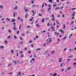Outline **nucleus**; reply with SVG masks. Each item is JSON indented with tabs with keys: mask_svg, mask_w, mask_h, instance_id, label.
<instances>
[{
	"mask_svg": "<svg viewBox=\"0 0 76 76\" xmlns=\"http://www.w3.org/2000/svg\"><path fill=\"white\" fill-rule=\"evenodd\" d=\"M52 41V40H50V41H48L46 43V44H48L50 43V42H51Z\"/></svg>",
	"mask_w": 76,
	"mask_h": 76,
	"instance_id": "f257e3e1",
	"label": "nucleus"
},
{
	"mask_svg": "<svg viewBox=\"0 0 76 76\" xmlns=\"http://www.w3.org/2000/svg\"><path fill=\"white\" fill-rule=\"evenodd\" d=\"M36 26H37V28H39V25H38V23H37L36 24Z\"/></svg>",
	"mask_w": 76,
	"mask_h": 76,
	"instance_id": "f03ea898",
	"label": "nucleus"
},
{
	"mask_svg": "<svg viewBox=\"0 0 76 76\" xmlns=\"http://www.w3.org/2000/svg\"><path fill=\"white\" fill-rule=\"evenodd\" d=\"M28 11H29V10L27 9H25V12H28Z\"/></svg>",
	"mask_w": 76,
	"mask_h": 76,
	"instance_id": "7ed1b4c3",
	"label": "nucleus"
},
{
	"mask_svg": "<svg viewBox=\"0 0 76 76\" xmlns=\"http://www.w3.org/2000/svg\"><path fill=\"white\" fill-rule=\"evenodd\" d=\"M16 21V20L15 19H13L12 20L11 22H15Z\"/></svg>",
	"mask_w": 76,
	"mask_h": 76,
	"instance_id": "20e7f679",
	"label": "nucleus"
},
{
	"mask_svg": "<svg viewBox=\"0 0 76 76\" xmlns=\"http://www.w3.org/2000/svg\"><path fill=\"white\" fill-rule=\"evenodd\" d=\"M60 31H61V32L62 33H64V31H63L62 30H61V29H60Z\"/></svg>",
	"mask_w": 76,
	"mask_h": 76,
	"instance_id": "39448f33",
	"label": "nucleus"
},
{
	"mask_svg": "<svg viewBox=\"0 0 76 76\" xmlns=\"http://www.w3.org/2000/svg\"><path fill=\"white\" fill-rule=\"evenodd\" d=\"M44 20H45V19L43 18V19L42 20V22H44Z\"/></svg>",
	"mask_w": 76,
	"mask_h": 76,
	"instance_id": "423d86ee",
	"label": "nucleus"
},
{
	"mask_svg": "<svg viewBox=\"0 0 76 76\" xmlns=\"http://www.w3.org/2000/svg\"><path fill=\"white\" fill-rule=\"evenodd\" d=\"M33 57H34V58H35L37 57V56H36L35 54H34Z\"/></svg>",
	"mask_w": 76,
	"mask_h": 76,
	"instance_id": "0eeeda50",
	"label": "nucleus"
},
{
	"mask_svg": "<svg viewBox=\"0 0 76 76\" xmlns=\"http://www.w3.org/2000/svg\"><path fill=\"white\" fill-rule=\"evenodd\" d=\"M38 50H41V49L39 48H38L36 49V51H38Z\"/></svg>",
	"mask_w": 76,
	"mask_h": 76,
	"instance_id": "6e6552de",
	"label": "nucleus"
},
{
	"mask_svg": "<svg viewBox=\"0 0 76 76\" xmlns=\"http://www.w3.org/2000/svg\"><path fill=\"white\" fill-rule=\"evenodd\" d=\"M13 30H15V31H16V30H17V29H16V27H15V26L14 27Z\"/></svg>",
	"mask_w": 76,
	"mask_h": 76,
	"instance_id": "1a4fd4ad",
	"label": "nucleus"
},
{
	"mask_svg": "<svg viewBox=\"0 0 76 76\" xmlns=\"http://www.w3.org/2000/svg\"><path fill=\"white\" fill-rule=\"evenodd\" d=\"M57 73H55L53 74V76H57Z\"/></svg>",
	"mask_w": 76,
	"mask_h": 76,
	"instance_id": "9d476101",
	"label": "nucleus"
},
{
	"mask_svg": "<svg viewBox=\"0 0 76 76\" xmlns=\"http://www.w3.org/2000/svg\"><path fill=\"white\" fill-rule=\"evenodd\" d=\"M60 8L58 7H57L55 9V10H57V9H60Z\"/></svg>",
	"mask_w": 76,
	"mask_h": 76,
	"instance_id": "9b49d317",
	"label": "nucleus"
},
{
	"mask_svg": "<svg viewBox=\"0 0 76 76\" xmlns=\"http://www.w3.org/2000/svg\"><path fill=\"white\" fill-rule=\"evenodd\" d=\"M4 42H5V44H7V43H8V42H7V41H6V40Z\"/></svg>",
	"mask_w": 76,
	"mask_h": 76,
	"instance_id": "f8f14e48",
	"label": "nucleus"
},
{
	"mask_svg": "<svg viewBox=\"0 0 76 76\" xmlns=\"http://www.w3.org/2000/svg\"><path fill=\"white\" fill-rule=\"evenodd\" d=\"M50 10H51V8H49L48 9V11H50Z\"/></svg>",
	"mask_w": 76,
	"mask_h": 76,
	"instance_id": "ddd939ff",
	"label": "nucleus"
},
{
	"mask_svg": "<svg viewBox=\"0 0 76 76\" xmlns=\"http://www.w3.org/2000/svg\"><path fill=\"white\" fill-rule=\"evenodd\" d=\"M24 56V55H23L22 54L20 56V57L21 58H22V57H23Z\"/></svg>",
	"mask_w": 76,
	"mask_h": 76,
	"instance_id": "4468645a",
	"label": "nucleus"
},
{
	"mask_svg": "<svg viewBox=\"0 0 76 76\" xmlns=\"http://www.w3.org/2000/svg\"><path fill=\"white\" fill-rule=\"evenodd\" d=\"M4 48V46L3 45H1V48Z\"/></svg>",
	"mask_w": 76,
	"mask_h": 76,
	"instance_id": "2eb2a0df",
	"label": "nucleus"
},
{
	"mask_svg": "<svg viewBox=\"0 0 76 76\" xmlns=\"http://www.w3.org/2000/svg\"><path fill=\"white\" fill-rule=\"evenodd\" d=\"M11 51L12 54H13V50H11Z\"/></svg>",
	"mask_w": 76,
	"mask_h": 76,
	"instance_id": "dca6fc26",
	"label": "nucleus"
},
{
	"mask_svg": "<svg viewBox=\"0 0 76 76\" xmlns=\"http://www.w3.org/2000/svg\"><path fill=\"white\" fill-rule=\"evenodd\" d=\"M10 35H9L7 37V39H9V38H10Z\"/></svg>",
	"mask_w": 76,
	"mask_h": 76,
	"instance_id": "f3484780",
	"label": "nucleus"
},
{
	"mask_svg": "<svg viewBox=\"0 0 76 76\" xmlns=\"http://www.w3.org/2000/svg\"><path fill=\"white\" fill-rule=\"evenodd\" d=\"M63 64H61L60 65V67H63Z\"/></svg>",
	"mask_w": 76,
	"mask_h": 76,
	"instance_id": "a211bd4d",
	"label": "nucleus"
},
{
	"mask_svg": "<svg viewBox=\"0 0 76 76\" xmlns=\"http://www.w3.org/2000/svg\"><path fill=\"white\" fill-rule=\"evenodd\" d=\"M72 35H73V34H71L70 36L69 37V38H70V37H71V36H72Z\"/></svg>",
	"mask_w": 76,
	"mask_h": 76,
	"instance_id": "6ab92c4d",
	"label": "nucleus"
},
{
	"mask_svg": "<svg viewBox=\"0 0 76 76\" xmlns=\"http://www.w3.org/2000/svg\"><path fill=\"white\" fill-rule=\"evenodd\" d=\"M48 7H51V5L50 4H49L48 5Z\"/></svg>",
	"mask_w": 76,
	"mask_h": 76,
	"instance_id": "aec40b11",
	"label": "nucleus"
},
{
	"mask_svg": "<svg viewBox=\"0 0 76 76\" xmlns=\"http://www.w3.org/2000/svg\"><path fill=\"white\" fill-rule=\"evenodd\" d=\"M66 27V26L65 25V24L64 25V29H65V28Z\"/></svg>",
	"mask_w": 76,
	"mask_h": 76,
	"instance_id": "412c9836",
	"label": "nucleus"
},
{
	"mask_svg": "<svg viewBox=\"0 0 76 76\" xmlns=\"http://www.w3.org/2000/svg\"><path fill=\"white\" fill-rule=\"evenodd\" d=\"M14 37L15 39H16V38H17V37H16V36H14Z\"/></svg>",
	"mask_w": 76,
	"mask_h": 76,
	"instance_id": "4be33fe9",
	"label": "nucleus"
},
{
	"mask_svg": "<svg viewBox=\"0 0 76 76\" xmlns=\"http://www.w3.org/2000/svg\"><path fill=\"white\" fill-rule=\"evenodd\" d=\"M70 67H68L67 68V70H70Z\"/></svg>",
	"mask_w": 76,
	"mask_h": 76,
	"instance_id": "5701e85b",
	"label": "nucleus"
},
{
	"mask_svg": "<svg viewBox=\"0 0 76 76\" xmlns=\"http://www.w3.org/2000/svg\"><path fill=\"white\" fill-rule=\"evenodd\" d=\"M54 53V51L53 50L52 51L51 53V54H53V53Z\"/></svg>",
	"mask_w": 76,
	"mask_h": 76,
	"instance_id": "b1692460",
	"label": "nucleus"
},
{
	"mask_svg": "<svg viewBox=\"0 0 76 76\" xmlns=\"http://www.w3.org/2000/svg\"><path fill=\"white\" fill-rule=\"evenodd\" d=\"M49 1L50 3H52V0H49Z\"/></svg>",
	"mask_w": 76,
	"mask_h": 76,
	"instance_id": "393cba45",
	"label": "nucleus"
},
{
	"mask_svg": "<svg viewBox=\"0 0 76 76\" xmlns=\"http://www.w3.org/2000/svg\"><path fill=\"white\" fill-rule=\"evenodd\" d=\"M19 31H18L17 33L18 35L19 34Z\"/></svg>",
	"mask_w": 76,
	"mask_h": 76,
	"instance_id": "a878e982",
	"label": "nucleus"
},
{
	"mask_svg": "<svg viewBox=\"0 0 76 76\" xmlns=\"http://www.w3.org/2000/svg\"><path fill=\"white\" fill-rule=\"evenodd\" d=\"M21 72H19L18 73V75H20V74H21Z\"/></svg>",
	"mask_w": 76,
	"mask_h": 76,
	"instance_id": "bb28decb",
	"label": "nucleus"
},
{
	"mask_svg": "<svg viewBox=\"0 0 76 76\" xmlns=\"http://www.w3.org/2000/svg\"><path fill=\"white\" fill-rule=\"evenodd\" d=\"M66 38V37H65L64 38H63V39H65Z\"/></svg>",
	"mask_w": 76,
	"mask_h": 76,
	"instance_id": "cd10ccee",
	"label": "nucleus"
},
{
	"mask_svg": "<svg viewBox=\"0 0 76 76\" xmlns=\"http://www.w3.org/2000/svg\"><path fill=\"white\" fill-rule=\"evenodd\" d=\"M39 16H42V15L40 14L39 13Z\"/></svg>",
	"mask_w": 76,
	"mask_h": 76,
	"instance_id": "c85d7f7f",
	"label": "nucleus"
},
{
	"mask_svg": "<svg viewBox=\"0 0 76 76\" xmlns=\"http://www.w3.org/2000/svg\"><path fill=\"white\" fill-rule=\"evenodd\" d=\"M51 16L52 18H54V15H52Z\"/></svg>",
	"mask_w": 76,
	"mask_h": 76,
	"instance_id": "c756f323",
	"label": "nucleus"
},
{
	"mask_svg": "<svg viewBox=\"0 0 76 76\" xmlns=\"http://www.w3.org/2000/svg\"><path fill=\"white\" fill-rule=\"evenodd\" d=\"M8 32H10V33H11V30H10V29H9V30Z\"/></svg>",
	"mask_w": 76,
	"mask_h": 76,
	"instance_id": "7c9ffc66",
	"label": "nucleus"
},
{
	"mask_svg": "<svg viewBox=\"0 0 76 76\" xmlns=\"http://www.w3.org/2000/svg\"><path fill=\"white\" fill-rule=\"evenodd\" d=\"M75 9H76V8L72 9H71V10H75Z\"/></svg>",
	"mask_w": 76,
	"mask_h": 76,
	"instance_id": "2f4dec72",
	"label": "nucleus"
},
{
	"mask_svg": "<svg viewBox=\"0 0 76 76\" xmlns=\"http://www.w3.org/2000/svg\"><path fill=\"white\" fill-rule=\"evenodd\" d=\"M20 21L22 22H23V20L22 18L20 19Z\"/></svg>",
	"mask_w": 76,
	"mask_h": 76,
	"instance_id": "473e14b6",
	"label": "nucleus"
},
{
	"mask_svg": "<svg viewBox=\"0 0 76 76\" xmlns=\"http://www.w3.org/2000/svg\"><path fill=\"white\" fill-rule=\"evenodd\" d=\"M14 16L15 17V12H14Z\"/></svg>",
	"mask_w": 76,
	"mask_h": 76,
	"instance_id": "72a5a7b5",
	"label": "nucleus"
},
{
	"mask_svg": "<svg viewBox=\"0 0 76 76\" xmlns=\"http://www.w3.org/2000/svg\"><path fill=\"white\" fill-rule=\"evenodd\" d=\"M14 9H18V7L17 6L16 7H15L14 8Z\"/></svg>",
	"mask_w": 76,
	"mask_h": 76,
	"instance_id": "f704fd0d",
	"label": "nucleus"
},
{
	"mask_svg": "<svg viewBox=\"0 0 76 76\" xmlns=\"http://www.w3.org/2000/svg\"><path fill=\"white\" fill-rule=\"evenodd\" d=\"M54 20V18H52V20L53 21V20Z\"/></svg>",
	"mask_w": 76,
	"mask_h": 76,
	"instance_id": "c9c22d12",
	"label": "nucleus"
},
{
	"mask_svg": "<svg viewBox=\"0 0 76 76\" xmlns=\"http://www.w3.org/2000/svg\"><path fill=\"white\" fill-rule=\"evenodd\" d=\"M32 60H33L34 61H35V60H34V58H32Z\"/></svg>",
	"mask_w": 76,
	"mask_h": 76,
	"instance_id": "e433bc0d",
	"label": "nucleus"
},
{
	"mask_svg": "<svg viewBox=\"0 0 76 76\" xmlns=\"http://www.w3.org/2000/svg\"><path fill=\"white\" fill-rule=\"evenodd\" d=\"M20 40H22L23 39H22V37H20Z\"/></svg>",
	"mask_w": 76,
	"mask_h": 76,
	"instance_id": "4c0bfd02",
	"label": "nucleus"
},
{
	"mask_svg": "<svg viewBox=\"0 0 76 76\" xmlns=\"http://www.w3.org/2000/svg\"><path fill=\"white\" fill-rule=\"evenodd\" d=\"M47 25H48V26H50V23H48V24H47Z\"/></svg>",
	"mask_w": 76,
	"mask_h": 76,
	"instance_id": "58836bf2",
	"label": "nucleus"
},
{
	"mask_svg": "<svg viewBox=\"0 0 76 76\" xmlns=\"http://www.w3.org/2000/svg\"><path fill=\"white\" fill-rule=\"evenodd\" d=\"M0 7H1V8H3V6L1 5L0 6Z\"/></svg>",
	"mask_w": 76,
	"mask_h": 76,
	"instance_id": "ea45409f",
	"label": "nucleus"
},
{
	"mask_svg": "<svg viewBox=\"0 0 76 76\" xmlns=\"http://www.w3.org/2000/svg\"><path fill=\"white\" fill-rule=\"evenodd\" d=\"M73 64H74V65H75V66H76V63H74Z\"/></svg>",
	"mask_w": 76,
	"mask_h": 76,
	"instance_id": "a19ab883",
	"label": "nucleus"
},
{
	"mask_svg": "<svg viewBox=\"0 0 76 76\" xmlns=\"http://www.w3.org/2000/svg\"><path fill=\"white\" fill-rule=\"evenodd\" d=\"M12 72H10V73H9V75H12Z\"/></svg>",
	"mask_w": 76,
	"mask_h": 76,
	"instance_id": "79ce46f5",
	"label": "nucleus"
},
{
	"mask_svg": "<svg viewBox=\"0 0 76 76\" xmlns=\"http://www.w3.org/2000/svg\"><path fill=\"white\" fill-rule=\"evenodd\" d=\"M31 52V51L30 50V51H28V53L29 54H30Z\"/></svg>",
	"mask_w": 76,
	"mask_h": 76,
	"instance_id": "37998d69",
	"label": "nucleus"
},
{
	"mask_svg": "<svg viewBox=\"0 0 76 76\" xmlns=\"http://www.w3.org/2000/svg\"><path fill=\"white\" fill-rule=\"evenodd\" d=\"M20 27H21V26L20 25V26L19 27V29H20Z\"/></svg>",
	"mask_w": 76,
	"mask_h": 76,
	"instance_id": "c03bdc74",
	"label": "nucleus"
},
{
	"mask_svg": "<svg viewBox=\"0 0 76 76\" xmlns=\"http://www.w3.org/2000/svg\"><path fill=\"white\" fill-rule=\"evenodd\" d=\"M17 57H18V55H19V53H17Z\"/></svg>",
	"mask_w": 76,
	"mask_h": 76,
	"instance_id": "a18cd8bd",
	"label": "nucleus"
},
{
	"mask_svg": "<svg viewBox=\"0 0 76 76\" xmlns=\"http://www.w3.org/2000/svg\"><path fill=\"white\" fill-rule=\"evenodd\" d=\"M27 50V48H26V47H25L24 50Z\"/></svg>",
	"mask_w": 76,
	"mask_h": 76,
	"instance_id": "49530a36",
	"label": "nucleus"
},
{
	"mask_svg": "<svg viewBox=\"0 0 76 76\" xmlns=\"http://www.w3.org/2000/svg\"><path fill=\"white\" fill-rule=\"evenodd\" d=\"M70 60V59L68 58V61H69Z\"/></svg>",
	"mask_w": 76,
	"mask_h": 76,
	"instance_id": "de8ad7c7",
	"label": "nucleus"
},
{
	"mask_svg": "<svg viewBox=\"0 0 76 76\" xmlns=\"http://www.w3.org/2000/svg\"><path fill=\"white\" fill-rule=\"evenodd\" d=\"M60 15H59L58 16H57L58 18H59V17H60Z\"/></svg>",
	"mask_w": 76,
	"mask_h": 76,
	"instance_id": "09e8293b",
	"label": "nucleus"
},
{
	"mask_svg": "<svg viewBox=\"0 0 76 76\" xmlns=\"http://www.w3.org/2000/svg\"><path fill=\"white\" fill-rule=\"evenodd\" d=\"M32 42V40H30V41L29 42V43H31Z\"/></svg>",
	"mask_w": 76,
	"mask_h": 76,
	"instance_id": "8fccbe9b",
	"label": "nucleus"
},
{
	"mask_svg": "<svg viewBox=\"0 0 76 76\" xmlns=\"http://www.w3.org/2000/svg\"><path fill=\"white\" fill-rule=\"evenodd\" d=\"M31 28V26H28L27 27V28Z\"/></svg>",
	"mask_w": 76,
	"mask_h": 76,
	"instance_id": "3c124183",
	"label": "nucleus"
},
{
	"mask_svg": "<svg viewBox=\"0 0 76 76\" xmlns=\"http://www.w3.org/2000/svg\"><path fill=\"white\" fill-rule=\"evenodd\" d=\"M32 6V7H35V5H33Z\"/></svg>",
	"mask_w": 76,
	"mask_h": 76,
	"instance_id": "603ef678",
	"label": "nucleus"
},
{
	"mask_svg": "<svg viewBox=\"0 0 76 76\" xmlns=\"http://www.w3.org/2000/svg\"><path fill=\"white\" fill-rule=\"evenodd\" d=\"M60 9H63V6L62 7L60 8Z\"/></svg>",
	"mask_w": 76,
	"mask_h": 76,
	"instance_id": "864d4df0",
	"label": "nucleus"
},
{
	"mask_svg": "<svg viewBox=\"0 0 76 76\" xmlns=\"http://www.w3.org/2000/svg\"><path fill=\"white\" fill-rule=\"evenodd\" d=\"M53 7L54 6H57V5L54 4V5H53Z\"/></svg>",
	"mask_w": 76,
	"mask_h": 76,
	"instance_id": "5fc2aeb1",
	"label": "nucleus"
},
{
	"mask_svg": "<svg viewBox=\"0 0 76 76\" xmlns=\"http://www.w3.org/2000/svg\"><path fill=\"white\" fill-rule=\"evenodd\" d=\"M44 2H43L42 4V6H44Z\"/></svg>",
	"mask_w": 76,
	"mask_h": 76,
	"instance_id": "6e6d98bb",
	"label": "nucleus"
},
{
	"mask_svg": "<svg viewBox=\"0 0 76 76\" xmlns=\"http://www.w3.org/2000/svg\"><path fill=\"white\" fill-rule=\"evenodd\" d=\"M14 63H15V64H16V61H14Z\"/></svg>",
	"mask_w": 76,
	"mask_h": 76,
	"instance_id": "4d7b16f0",
	"label": "nucleus"
},
{
	"mask_svg": "<svg viewBox=\"0 0 76 76\" xmlns=\"http://www.w3.org/2000/svg\"><path fill=\"white\" fill-rule=\"evenodd\" d=\"M31 45V47H34V45H33V44H32Z\"/></svg>",
	"mask_w": 76,
	"mask_h": 76,
	"instance_id": "13d9d810",
	"label": "nucleus"
},
{
	"mask_svg": "<svg viewBox=\"0 0 76 76\" xmlns=\"http://www.w3.org/2000/svg\"><path fill=\"white\" fill-rule=\"evenodd\" d=\"M18 20H19V19H20V17H18Z\"/></svg>",
	"mask_w": 76,
	"mask_h": 76,
	"instance_id": "bf43d9fd",
	"label": "nucleus"
},
{
	"mask_svg": "<svg viewBox=\"0 0 76 76\" xmlns=\"http://www.w3.org/2000/svg\"><path fill=\"white\" fill-rule=\"evenodd\" d=\"M30 20H31V21H32V19H30Z\"/></svg>",
	"mask_w": 76,
	"mask_h": 76,
	"instance_id": "052dcab7",
	"label": "nucleus"
},
{
	"mask_svg": "<svg viewBox=\"0 0 76 76\" xmlns=\"http://www.w3.org/2000/svg\"><path fill=\"white\" fill-rule=\"evenodd\" d=\"M10 65H11V64H8V67H9L10 66Z\"/></svg>",
	"mask_w": 76,
	"mask_h": 76,
	"instance_id": "680f3d73",
	"label": "nucleus"
},
{
	"mask_svg": "<svg viewBox=\"0 0 76 76\" xmlns=\"http://www.w3.org/2000/svg\"><path fill=\"white\" fill-rule=\"evenodd\" d=\"M25 18H27V15H26L25 16Z\"/></svg>",
	"mask_w": 76,
	"mask_h": 76,
	"instance_id": "e2e57ef3",
	"label": "nucleus"
},
{
	"mask_svg": "<svg viewBox=\"0 0 76 76\" xmlns=\"http://www.w3.org/2000/svg\"><path fill=\"white\" fill-rule=\"evenodd\" d=\"M58 62H61V60H59V61H58Z\"/></svg>",
	"mask_w": 76,
	"mask_h": 76,
	"instance_id": "0e129e2a",
	"label": "nucleus"
},
{
	"mask_svg": "<svg viewBox=\"0 0 76 76\" xmlns=\"http://www.w3.org/2000/svg\"><path fill=\"white\" fill-rule=\"evenodd\" d=\"M37 23V20H36L35 22V23Z\"/></svg>",
	"mask_w": 76,
	"mask_h": 76,
	"instance_id": "69168bd1",
	"label": "nucleus"
},
{
	"mask_svg": "<svg viewBox=\"0 0 76 76\" xmlns=\"http://www.w3.org/2000/svg\"><path fill=\"white\" fill-rule=\"evenodd\" d=\"M56 1L59 2V0H56Z\"/></svg>",
	"mask_w": 76,
	"mask_h": 76,
	"instance_id": "338daca9",
	"label": "nucleus"
},
{
	"mask_svg": "<svg viewBox=\"0 0 76 76\" xmlns=\"http://www.w3.org/2000/svg\"><path fill=\"white\" fill-rule=\"evenodd\" d=\"M36 38H38V36H36Z\"/></svg>",
	"mask_w": 76,
	"mask_h": 76,
	"instance_id": "774afa93",
	"label": "nucleus"
}]
</instances>
